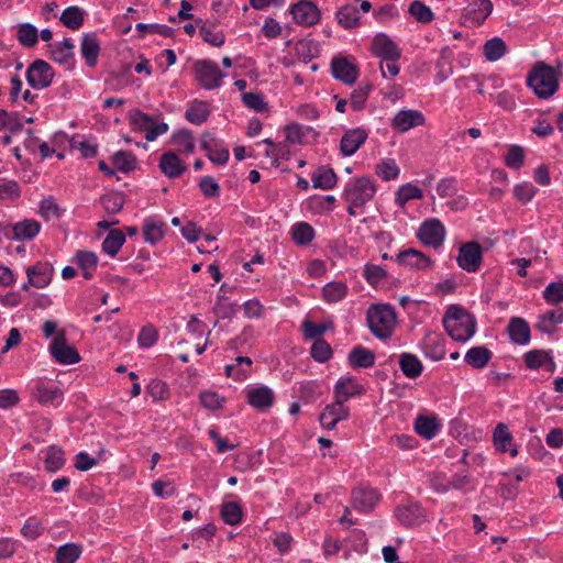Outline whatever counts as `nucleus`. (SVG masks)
Masks as SVG:
<instances>
[{
	"label": "nucleus",
	"instance_id": "51",
	"mask_svg": "<svg viewBox=\"0 0 563 563\" xmlns=\"http://www.w3.org/2000/svg\"><path fill=\"white\" fill-rule=\"evenodd\" d=\"M220 514L227 525L236 526L242 521L243 511L238 501L223 503Z\"/></svg>",
	"mask_w": 563,
	"mask_h": 563
},
{
	"label": "nucleus",
	"instance_id": "25",
	"mask_svg": "<svg viewBox=\"0 0 563 563\" xmlns=\"http://www.w3.org/2000/svg\"><path fill=\"white\" fill-rule=\"evenodd\" d=\"M526 366L530 369L544 368L548 372H553L555 363L551 352L543 350H532L525 354Z\"/></svg>",
	"mask_w": 563,
	"mask_h": 563
},
{
	"label": "nucleus",
	"instance_id": "49",
	"mask_svg": "<svg viewBox=\"0 0 563 563\" xmlns=\"http://www.w3.org/2000/svg\"><path fill=\"white\" fill-rule=\"evenodd\" d=\"M65 464L64 451L57 445H51L46 450L44 465L47 472L55 473Z\"/></svg>",
	"mask_w": 563,
	"mask_h": 563
},
{
	"label": "nucleus",
	"instance_id": "2",
	"mask_svg": "<svg viewBox=\"0 0 563 563\" xmlns=\"http://www.w3.org/2000/svg\"><path fill=\"white\" fill-rule=\"evenodd\" d=\"M376 194V185L368 176L350 179L343 189L342 198L347 205V213L357 216L356 209L363 208Z\"/></svg>",
	"mask_w": 563,
	"mask_h": 563
},
{
	"label": "nucleus",
	"instance_id": "24",
	"mask_svg": "<svg viewBox=\"0 0 563 563\" xmlns=\"http://www.w3.org/2000/svg\"><path fill=\"white\" fill-rule=\"evenodd\" d=\"M49 47L53 60L68 67L74 66L75 45L71 38H64L62 42L51 44Z\"/></svg>",
	"mask_w": 563,
	"mask_h": 563
},
{
	"label": "nucleus",
	"instance_id": "7",
	"mask_svg": "<svg viewBox=\"0 0 563 563\" xmlns=\"http://www.w3.org/2000/svg\"><path fill=\"white\" fill-rule=\"evenodd\" d=\"M55 71L43 59H35L26 69V81L33 89H44L52 85Z\"/></svg>",
	"mask_w": 563,
	"mask_h": 563
},
{
	"label": "nucleus",
	"instance_id": "47",
	"mask_svg": "<svg viewBox=\"0 0 563 563\" xmlns=\"http://www.w3.org/2000/svg\"><path fill=\"white\" fill-rule=\"evenodd\" d=\"M202 40L212 46H221L224 43V35L216 23L205 22L199 29Z\"/></svg>",
	"mask_w": 563,
	"mask_h": 563
},
{
	"label": "nucleus",
	"instance_id": "46",
	"mask_svg": "<svg viewBox=\"0 0 563 563\" xmlns=\"http://www.w3.org/2000/svg\"><path fill=\"white\" fill-rule=\"evenodd\" d=\"M347 286L343 282H331L323 286L322 296L327 302L335 303L345 298Z\"/></svg>",
	"mask_w": 563,
	"mask_h": 563
},
{
	"label": "nucleus",
	"instance_id": "29",
	"mask_svg": "<svg viewBox=\"0 0 563 563\" xmlns=\"http://www.w3.org/2000/svg\"><path fill=\"white\" fill-rule=\"evenodd\" d=\"M507 329L512 342L520 345H525L530 342V327L523 318H511Z\"/></svg>",
	"mask_w": 563,
	"mask_h": 563
},
{
	"label": "nucleus",
	"instance_id": "42",
	"mask_svg": "<svg viewBox=\"0 0 563 563\" xmlns=\"http://www.w3.org/2000/svg\"><path fill=\"white\" fill-rule=\"evenodd\" d=\"M85 13L84 9L71 5L62 12L59 20L66 27L75 31L82 26Z\"/></svg>",
	"mask_w": 563,
	"mask_h": 563
},
{
	"label": "nucleus",
	"instance_id": "64",
	"mask_svg": "<svg viewBox=\"0 0 563 563\" xmlns=\"http://www.w3.org/2000/svg\"><path fill=\"white\" fill-rule=\"evenodd\" d=\"M409 13L421 23H429L433 20L431 9L420 0H415L409 7Z\"/></svg>",
	"mask_w": 563,
	"mask_h": 563
},
{
	"label": "nucleus",
	"instance_id": "10",
	"mask_svg": "<svg viewBox=\"0 0 563 563\" xmlns=\"http://www.w3.org/2000/svg\"><path fill=\"white\" fill-rule=\"evenodd\" d=\"M459 266L468 273L478 271L483 261V249L475 242H467L460 246L456 257Z\"/></svg>",
	"mask_w": 563,
	"mask_h": 563
},
{
	"label": "nucleus",
	"instance_id": "55",
	"mask_svg": "<svg viewBox=\"0 0 563 563\" xmlns=\"http://www.w3.org/2000/svg\"><path fill=\"white\" fill-rule=\"evenodd\" d=\"M101 206L109 214L119 213L124 206V197L120 192H108L100 199Z\"/></svg>",
	"mask_w": 563,
	"mask_h": 563
},
{
	"label": "nucleus",
	"instance_id": "5",
	"mask_svg": "<svg viewBox=\"0 0 563 563\" xmlns=\"http://www.w3.org/2000/svg\"><path fill=\"white\" fill-rule=\"evenodd\" d=\"M129 121L135 131L144 132L145 139L150 142L156 140L159 135H163L168 131L167 123L157 122L154 117L148 115L139 109H133L129 112Z\"/></svg>",
	"mask_w": 563,
	"mask_h": 563
},
{
	"label": "nucleus",
	"instance_id": "8",
	"mask_svg": "<svg viewBox=\"0 0 563 563\" xmlns=\"http://www.w3.org/2000/svg\"><path fill=\"white\" fill-rule=\"evenodd\" d=\"M445 228L437 218L424 220L418 229L417 238L427 246L440 247L445 239Z\"/></svg>",
	"mask_w": 563,
	"mask_h": 563
},
{
	"label": "nucleus",
	"instance_id": "30",
	"mask_svg": "<svg viewBox=\"0 0 563 563\" xmlns=\"http://www.w3.org/2000/svg\"><path fill=\"white\" fill-rule=\"evenodd\" d=\"M73 262L81 271L85 279L89 280L93 277L98 266V256L91 251H78Z\"/></svg>",
	"mask_w": 563,
	"mask_h": 563
},
{
	"label": "nucleus",
	"instance_id": "34",
	"mask_svg": "<svg viewBox=\"0 0 563 563\" xmlns=\"http://www.w3.org/2000/svg\"><path fill=\"white\" fill-rule=\"evenodd\" d=\"M440 422L434 416H418L415 420L413 429L415 431L426 440L433 439L439 430Z\"/></svg>",
	"mask_w": 563,
	"mask_h": 563
},
{
	"label": "nucleus",
	"instance_id": "27",
	"mask_svg": "<svg viewBox=\"0 0 563 563\" xmlns=\"http://www.w3.org/2000/svg\"><path fill=\"white\" fill-rule=\"evenodd\" d=\"M512 440L514 438L508 426L498 423L493 433V441L496 449L503 453L509 452L510 455L515 457L518 454V450L516 446H511Z\"/></svg>",
	"mask_w": 563,
	"mask_h": 563
},
{
	"label": "nucleus",
	"instance_id": "56",
	"mask_svg": "<svg viewBox=\"0 0 563 563\" xmlns=\"http://www.w3.org/2000/svg\"><path fill=\"white\" fill-rule=\"evenodd\" d=\"M493 11V3L490 0H475L471 4V9L468 11V14H472L473 21L481 24L483 23L487 16Z\"/></svg>",
	"mask_w": 563,
	"mask_h": 563
},
{
	"label": "nucleus",
	"instance_id": "41",
	"mask_svg": "<svg viewBox=\"0 0 563 563\" xmlns=\"http://www.w3.org/2000/svg\"><path fill=\"white\" fill-rule=\"evenodd\" d=\"M492 356V351L486 346H474L466 352L464 360L474 368H483L488 364Z\"/></svg>",
	"mask_w": 563,
	"mask_h": 563
},
{
	"label": "nucleus",
	"instance_id": "20",
	"mask_svg": "<svg viewBox=\"0 0 563 563\" xmlns=\"http://www.w3.org/2000/svg\"><path fill=\"white\" fill-rule=\"evenodd\" d=\"M424 124V115L418 110H400L393 118L391 125L399 132H407L408 130Z\"/></svg>",
	"mask_w": 563,
	"mask_h": 563
},
{
	"label": "nucleus",
	"instance_id": "48",
	"mask_svg": "<svg viewBox=\"0 0 563 563\" xmlns=\"http://www.w3.org/2000/svg\"><path fill=\"white\" fill-rule=\"evenodd\" d=\"M507 52V45L501 37L495 36L486 41L484 45V56L489 62L500 59Z\"/></svg>",
	"mask_w": 563,
	"mask_h": 563
},
{
	"label": "nucleus",
	"instance_id": "1",
	"mask_svg": "<svg viewBox=\"0 0 563 563\" xmlns=\"http://www.w3.org/2000/svg\"><path fill=\"white\" fill-rule=\"evenodd\" d=\"M366 324L375 338L388 340L395 331L397 313L389 303H373L366 311Z\"/></svg>",
	"mask_w": 563,
	"mask_h": 563
},
{
	"label": "nucleus",
	"instance_id": "36",
	"mask_svg": "<svg viewBox=\"0 0 563 563\" xmlns=\"http://www.w3.org/2000/svg\"><path fill=\"white\" fill-rule=\"evenodd\" d=\"M563 322V308L549 310L538 317L536 328L547 334H551L555 331L558 324Z\"/></svg>",
	"mask_w": 563,
	"mask_h": 563
},
{
	"label": "nucleus",
	"instance_id": "19",
	"mask_svg": "<svg viewBox=\"0 0 563 563\" xmlns=\"http://www.w3.org/2000/svg\"><path fill=\"white\" fill-rule=\"evenodd\" d=\"M365 388L352 376L340 377L334 385L333 396L335 399L347 401L349 399L361 396Z\"/></svg>",
	"mask_w": 563,
	"mask_h": 563
},
{
	"label": "nucleus",
	"instance_id": "50",
	"mask_svg": "<svg viewBox=\"0 0 563 563\" xmlns=\"http://www.w3.org/2000/svg\"><path fill=\"white\" fill-rule=\"evenodd\" d=\"M252 366V360L247 356H238L235 364H229L224 367L225 375L233 377L234 379H244L246 374Z\"/></svg>",
	"mask_w": 563,
	"mask_h": 563
},
{
	"label": "nucleus",
	"instance_id": "35",
	"mask_svg": "<svg viewBox=\"0 0 563 563\" xmlns=\"http://www.w3.org/2000/svg\"><path fill=\"white\" fill-rule=\"evenodd\" d=\"M347 361L353 368H368L375 364V354L373 351L357 345L350 351Z\"/></svg>",
	"mask_w": 563,
	"mask_h": 563
},
{
	"label": "nucleus",
	"instance_id": "13",
	"mask_svg": "<svg viewBox=\"0 0 563 563\" xmlns=\"http://www.w3.org/2000/svg\"><path fill=\"white\" fill-rule=\"evenodd\" d=\"M333 77L345 85H352L358 78V67L346 56H336L331 60Z\"/></svg>",
	"mask_w": 563,
	"mask_h": 563
},
{
	"label": "nucleus",
	"instance_id": "39",
	"mask_svg": "<svg viewBox=\"0 0 563 563\" xmlns=\"http://www.w3.org/2000/svg\"><path fill=\"white\" fill-rule=\"evenodd\" d=\"M399 366L402 374L411 379L419 377L423 371L421 361L411 353H401L399 355Z\"/></svg>",
	"mask_w": 563,
	"mask_h": 563
},
{
	"label": "nucleus",
	"instance_id": "15",
	"mask_svg": "<svg viewBox=\"0 0 563 563\" xmlns=\"http://www.w3.org/2000/svg\"><path fill=\"white\" fill-rule=\"evenodd\" d=\"M290 13L296 23L311 26L319 22L320 11L318 7L309 0H300L290 9Z\"/></svg>",
	"mask_w": 563,
	"mask_h": 563
},
{
	"label": "nucleus",
	"instance_id": "63",
	"mask_svg": "<svg viewBox=\"0 0 563 563\" xmlns=\"http://www.w3.org/2000/svg\"><path fill=\"white\" fill-rule=\"evenodd\" d=\"M543 299L549 305H559L563 302V282L550 283L542 292Z\"/></svg>",
	"mask_w": 563,
	"mask_h": 563
},
{
	"label": "nucleus",
	"instance_id": "32",
	"mask_svg": "<svg viewBox=\"0 0 563 563\" xmlns=\"http://www.w3.org/2000/svg\"><path fill=\"white\" fill-rule=\"evenodd\" d=\"M159 168L169 178H176L186 170L185 164L174 152H166L161 156Z\"/></svg>",
	"mask_w": 563,
	"mask_h": 563
},
{
	"label": "nucleus",
	"instance_id": "60",
	"mask_svg": "<svg viewBox=\"0 0 563 563\" xmlns=\"http://www.w3.org/2000/svg\"><path fill=\"white\" fill-rule=\"evenodd\" d=\"M112 163L120 172L128 173L135 168L136 158L130 152L119 151L113 155Z\"/></svg>",
	"mask_w": 563,
	"mask_h": 563
},
{
	"label": "nucleus",
	"instance_id": "45",
	"mask_svg": "<svg viewBox=\"0 0 563 563\" xmlns=\"http://www.w3.org/2000/svg\"><path fill=\"white\" fill-rule=\"evenodd\" d=\"M338 23L346 29L356 27L360 23V14L356 7L351 4L342 5L336 12Z\"/></svg>",
	"mask_w": 563,
	"mask_h": 563
},
{
	"label": "nucleus",
	"instance_id": "12",
	"mask_svg": "<svg viewBox=\"0 0 563 563\" xmlns=\"http://www.w3.org/2000/svg\"><path fill=\"white\" fill-rule=\"evenodd\" d=\"M49 352L54 360L60 364L70 365L80 361L78 351L67 344L65 332L62 331L49 345Z\"/></svg>",
	"mask_w": 563,
	"mask_h": 563
},
{
	"label": "nucleus",
	"instance_id": "3",
	"mask_svg": "<svg viewBox=\"0 0 563 563\" xmlns=\"http://www.w3.org/2000/svg\"><path fill=\"white\" fill-rule=\"evenodd\" d=\"M443 327L453 340L466 342L475 333L476 321L465 309L452 305L445 311Z\"/></svg>",
	"mask_w": 563,
	"mask_h": 563
},
{
	"label": "nucleus",
	"instance_id": "26",
	"mask_svg": "<svg viewBox=\"0 0 563 563\" xmlns=\"http://www.w3.org/2000/svg\"><path fill=\"white\" fill-rule=\"evenodd\" d=\"M396 260L401 265L417 269H426L430 267L432 264L430 257L415 249H408L406 251L400 252L397 255Z\"/></svg>",
	"mask_w": 563,
	"mask_h": 563
},
{
	"label": "nucleus",
	"instance_id": "52",
	"mask_svg": "<svg viewBox=\"0 0 563 563\" xmlns=\"http://www.w3.org/2000/svg\"><path fill=\"white\" fill-rule=\"evenodd\" d=\"M314 235V229L307 222H298L291 228V236L297 245L309 244Z\"/></svg>",
	"mask_w": 563,
	"mask_h": 563
},
{
	"label": "nucleus",
	"instance_id": "61",
	"mask_svg": "<svg viewBox=\"0 0 563 563\" xmlns=\"http://www.w3.org/2000/svg\"><path fill=\"white\" fill-rule=\"evenodd\" d=\"M363 276L371 286L375 287L387 277V272L379 265L367 263L364 266Z\"/></svg>",
	"mask_w": 563,
	"mask_h": 563
},
{
	"label": "nucleus",
	"instance_id": "44",
	"mask_svg": "<svg viewBox=\"0 0 563 563\" xmlns=\"http://www.w3.org/2000/svg\"><path fill=\"white\" fill-rule=\"evenodd\" d=\"M423 197L422 190L410 183H407L398 188L395 194V203L398 207H405L410 200H420Z\"/></svg>",
	"mask_w": 563,
	"mask_h": 563
},
{
	"label": "nucleus",
	"instance_id": "53",
	"mask_svg": "<svg viewBox=\"0 0 563 563\" xmlns=\"http://www.w3.org/2000/svg\"><path fill=\"white\" fill-rule=\"evenodd\" d=\"M399 172L400 169L393 158L380 159L375 167L376 175L385 181L396 179Z\"/></svg>",
	"mask_w": 563,
	"mask_h": 563
},
{
	"label": "nucleus",
	"instance_id": "62",
	"mask_svg": "<svg viewBox=\"0 0 563 563\" xmlns=\"http://www.w3.org/2000/svg\"><path fill=\"white\" fill-rule=\"evenodd\" d=\"M173 143L178 147L179 151L185 153H192L195 151V141L192 134L188 130H181L173 134Z\"/></svg>",
	"mask_w": 563,
	"mask_h": 563
},
{
	"label": "nucleus",
	"instance_id": "16",
	"mask_svg": "<svg viewBox=\"0 0 563 563\" xmlns=\"http://www.w3.org/2000/svg\"><path fill=\"white\" fill-rule=\"evenodd\" d=\"M201 148L207 152L208 158L217 164L224 165L229 159V151L210 132H203L200 140Z\"/></svg>",
	"mask_w": 563,
	"mask_h": 563
},
{
	"label": "nucleus",
	"instance_id": "6",
	"mask_svg": "<svg viewBox=\"0 0 563 563\" xmlns=\"http://www.w3.org/2000/svg\"><path fill=\"white\" fill-rule=\"evenodd\" d=\"M194 73L196 80L208 90L219 88L225 77L219 66L211 60H197L194 64Z\"/></svg>",
	"mask_w": 563,
	"mask_h": 563
},
{
	"label": "nucleus",
	"instance_id": "22",
	"mask_svg": "<svg viewBox=\"0 0 563 563\" xmlns=\"http://www.w3.org/2000/svg\"><path fill=\"white\" fill-rule=\"evenodd\" d=\"M53 274L54 268L47 262H37L35 265L26 268V276L30 277V284L35 288H45L48 286Z\"/></svg>",
	"mask_w": 563,
	"mask_h": 563
},
{
	"label": "nucleus",
	"instance_id": "58",
	"mask_svg": "<svg viewBox=\"0 0 563 563\" xmlns=\"http://www.w3.org/2000/svg\"><path fill=\"white\" fill-rule=\"evenodd\" d=\"M332 353L331 345L323 339H317L310 347L311 357L319 363L329 361Z\"/></svg>",
	"mask_w": 563,
	"mask_h": 563
},
{
	"label": "nucleus",
	"instance_id": "11",
	"mask_svg": "<svg viewBox=\"0 0 563 563\" xmlns=\"http://www.w3.org/2000/svg\"><path fill=\"white\" fill-rule=\"evenodd\" d=\"M395 517L404 527H417L426 521V511L417 501H407L398 505Z\"/></svg>",
	"mask_w": 563,
	"mask_h": 563
},
{
	"label": "nucleus",
	"instance_id": "40",
	"mask_svg": "<svg viewBox=\"0 0 563 563\" xmlns=\"http://www.w3.org/2000/svg\"><path fill=\"white\" fill-rule=\"evenodd\" d=\"M210 115L209 104L206 101L195 100L189 103L185 118L195 125H200L208 120Z\"/></svg>",
	"mask_w": 563,
	"mask_h": 563
},
{
	"label": "nucleus",
	"instance_id": "31",
	"mask_svg": "<svg viewBox=\"0 0 563 563\" xmlns=\"http://www.w3.org/2000/svg\"><path fill=\"white\" fill-rule=\"evenodd\" d=\"M443 336L435 332L426 334L423 339L424 355L433 361L443 360L445 356V349Z\"/></svg>",
	"mask_w": 563,
	"mask_h": 563
},
{
	"label": "nucleus",
	"instance_id": "18",
	"mask_svg": "<svg viewBox=\"0 0 563 563\" xmlns=\"http://www.w3.org/2000/svg\"><path fill=\"white\" fill-rule=\"evenodd\" d=\"M367 132L363 128H354L347 130L341 137L340 151L344 156H351L367 140Z\"/></svg>",
	"mask_w": 563,
	"mask_h": 563
},
{
	"label": "nucleus",
	"instance_id": "28",
	"mask_svg": "<svg viewBox=\"0 0 563 563\" xmlns=\"http://www.w3.org/2000/svg\"><path fill=\"white\" fill-rule=\"evenodd\" d=\"M166 229L167 227L162 220L154 217L146 218L142 228L144 241L152 245L156 244L164 238Z\"/></svg>",
	"mask_w": 563,
	"mask_h": 563
},
{
	"label": "nucleus",
	"instance_id": "38",
	"mask_svg": "<svg viewBox=\"0 0 563 563\" xmlns=\"http://www.w3.org/2000/svg\"><path fill=\"white\" fill-rule=\"evenodd\" d=\"M13 236L12 239L18 241L32 240L41 230V224L33 219H24L12 225Z\"/></svg>",
	"mask_w": 563,
	"mask_h": 563
},
{
	"label": "nucleus",
	"instance_id": "43",
	"mask_svg": "<svg viewBox=\"0 0 563 563\" xmlns=\"http://www.w3.org/2000/svg\"><path fill=\"white\" fill-rule=\"evenodd\" d=\"M125 242V235L120 229H112L102 242V251L109 256H115Z\"/></svg>",
	"mask_w": 563,
	"mask_h": 563
},
{
	"label": "nucleus",
	"instance_id": "33",
	"mask_svg": "<svg viewBox=\"0 0 563 563\" xmlns=\"http://www.w3.org/2000/svg\"><path fill=\"white\" fill-rule=\"evenodd\" d=\"M34 398L44 406L57 407L62 404L64 394L59 387H47L37 385L34 390Z\"/></svg>",
	"mask_w": 563,
	"mask_h": 563
},
{
	"label": "nucleus",
	"instance_id": "57",
	"mask_svg": "<svg viewBox=\"0 0 563 563\" xmlns=\"http://www.w3.org/2000/svg\"><path fill=\"white\" fill-rule=\"evenodd\" d=\"M81 549L75 543H66L60 545L56 551L57 563H75L80 556Z\"/></svg>",
	"mask_w": 563,
	"mask_h": 563
},
{
	"label": "nucleus",
	"instance_id": "17",
	"mask_svg": "<svg viewBox=\"0 0 563 563\" xmlns=\"http://www.w3.org/2000/svg\"><path fill=\"white\" fill-rule=\"evenodd\" d=\"M246 400L253 408L265 411L273 406L275 394L267 386L251 387L246 390Z\"/></svg>",
	"mask_w": 563,
	"mask_h": 563
},
{
	"label": "nucleus",
	"instance_id": "14",
	"mask_svg": "<svg viewBox=\"0 0 563 563\" xmlns=\"http://www.w3.org/2000/svg\"><path fill=\"white\" fill-rule=\"evenodd\" d=\"M379 493L372 487H356L352 490V507L360 512H369L379 500Z\"/></svg>",
	"mask_w": 563,
	"mask_h": 563
},
{
	"label": "nucleus",
	"instance_id": "23",
	"mask_svg": "<svg viewBox=\"0 0 563 563\" xmlns=\"http://www.w3.org/2000/svg\"><path fill=\"white\" fill-rule=\"evenodd\" d=\"M372 52L383 59H398L400 49L386 34H377L372 42Z\"/></svg>",
	"mask_w": 563,
	"mask_h": 563
},
{
	"label": "nucleus",
	"instance_id": "21",
	"mask_svg": "<svg viewBox=\"0 0 563 563\" xmlns=\"http://www.w3.org/2000/svg\"><path fill=\"white\" fill-rule=\"evenodd\" d=\"M100 51L101 47L97 34L84 33L80 41V54L88 67H96L98 64Z\"/></svg>",
	"mask_w": 563,
	"mask_h": 563
},
{
	"label": "nucleus",
	"instance_id": "4",
	"mask_svg": "<svg viewBox=\"0 0 563 563\" xmlns=\"http://www.w3.org/2000/svg\"><path fill=\"white\" fill-rule=\"evenodd\" d=\"M527 85L539 98L548 99L559 90V74L554 67L538 62L528 74Z\"/></svg>",
	"mask_w": 563,
	"mask_h": 563
},
{
	"label": "nucleus",
	"instance_id": "59",
	"mask_svg": "<svg viewBox=\"0 0 563 563\" xmlns=\"http://www.w3.org/2000/svg\"><path fill=\"white\" fill-rule=\"evenodd\" d=\"M44 532V526L42 520L32 516L29 517L21 528V534L27 540H35L40 538Z\"/></svg>",
	"mask_w": 563,
	"mask_h": 563
},
{
	"label": "nucleus",
	"instance_id": "54",
	"mask_svg": "<svg viewBox=\"0 0 563 563\" xmlns=\"http://www.w3.org/2000/svg\"><path fill=\"white\" fill-rule=\"evenodd\" d=\"M18 41L24 47H33L38 41L37 29L31 23L19 24Z\"/></svg>",
	"mask_w": 563,
	"mask_h": 563
},
{
	"label": "nucleus",
	"instance_id": "37",
	"mask_svg": "<svg viewBox=\"0 0 563 563\" xmlns=\"http://www.w3.org/2000/svg\"><path fill=\"white\" fill-rule=\"evenodd\" d=\"M336 174L328 166H319L311 174V181L313 188H320L323 190L332 189L336 185Z\"/></svg>",
	"mask_w": 563,
	"mask_h": 563
},
{
	"label": "nucleus",
	"instance_id": "9",
	"mask_svg": "<svg viewBox=\"0 0 563 563\" xmlns=\"http://www.w3.org/2000/svg\"><path fill=\"white\" fill-rule=\"evenodd\" d=\"M350 418V408L345 405V401L335 399L327 405L319 416V421L324 430H333L340 421L347 420Z\"/></svg>",
	"mask_w": 563,
	"mask_h": 563
}]
</instances>
